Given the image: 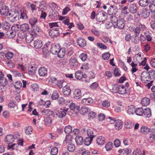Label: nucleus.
Wrapping results in <instances>:
<instances>
[{"instance_id":"nucleus-1","label":"nucleus","mask_w":155,"mask_h":155,"mask_svg":"<svg viewBox=\"0 0 155 155\" xmlns=\"http://www.w3.org/2000/svg\"><path fill=\"white\" fill-rule=\"evenodd\" d=\"M59 19L60 21L63 20L62 22L64 25L68 26V27L69 29H71L74 26V24L73 23L69 22V18L68 17L60 16L59 17Z\"/></svg>"},{"instance_id":"nucleus-2","label":"nucleus","mask_w":155,"mask_h":155,"mask_svg":"<svg viewBox=\"0 0 155 155\" xmlns=\"http://www.w3.org/2000/svg\"><path fill=\"white\" fill-rule=\"evenodd\" d=\"M33 30H31V33H30V35L31 38L30 40V43H31V41H32L34 38V37L36 35L37 33L39 32L40 30V29L39 28L38 26L36 25H34L31 26Z\"/></svg>"},{"instance_id":"nucleus-3","label":"nucleus","mask_w":155,"mask_h":155,"mask_svg":"<svg viewBox=\"0 0 155 155\" xmlns=\"http://www.w3.org/2000/svg\"><path fill=\"white\" fill-rule=\"evenodd\" d=\"M68 110V108H66L65 107L63 109L61 108L57 112L56 115L59 118H63L66 115Z\"/></svg>"},{"instance_id":"nucleus-4","label":"nucleus","mask_w":155,"mask_h":155,"mask_svg":"<svg viewBox=\"0 0 155 155\" xmlns=\"http://www.w3.org/2000/svg\"><path fill=\"white\" fill-rule=\"evenodd\" d=\"M141 79L144 83H147V82L150 80V78L149 73L146 71L142 72L141 74Z\"/></svg>"},{"instance_id":"nucleus-5","label":"nucleus","mask_w":155,"mask_h":155,"mask_svg":"<svg viewBox=\"0 0 155 155\" xmlns=\"http://www.w3.org/2000/svg\"><path fill=\"white\" fill-rule=\"evenodd\" d=\"M112 117H109V118L114 122V126L116 129L117 130L121 129L122 128L123 123L122 121L120 120L116 119L115 120H112Z\"/></svg>"},{"instance_id":"nucleus-6","label":"nucleus","mask_w":155,"mask_h":155,"mask_svg":"<svg viewBox=\"0 0 155 155\" xmlns=\"http://www.w3.org/2000/svg\"><path fill=\"white\" fill-rule=\"evenodd\" d=\"M49 34L52 38L56 37L59 35L58 28H54L51 29L49 32Z\"/></svg>"},{"instance_id":"nucleus-7","label":"nucleus","mask_w":155,"mask_h":155,"mask_svg":"<svg viewBox=\"0 0 155 155\" xmlns=\"http://www.w3.org/2000/svg\"><path fill=\"white\" fill-rule=\"evenodd\" d=\"M31 68L30 69V76L31 75L32 77L36 76V72L37 68V65L35 63H31Z\"/></svg>"},{"instance_id":"nucleus-8","label":"nucleus","mask_w":155,"mask_h":155,"mask_svg":"<svg viewBox=\"0 0 155 155\" xmlns=\"http://www.w3.org/2000/svg\"><path fill=\"white\" fill-rule=\"evenodd\" d=\"M118 9L115 5H111L107 11V13L109 15H115L117 12Z\"/></svg>"},{"instance_id":"nucleus-9","label":"nucleus","mask_w":155,"mask_h":155,"mask_svg":"<svg viewBox=\"0 0 155 155\" xmlns=\"http://www.w3.org/2000/svg\"><path fill=\"white\" fill-rule=\"evenodd\" d=\"M150 134L149 137L147 138V141L152 143L155 141V129L153 128L152 130H150Z\"/></svg>"},{"instance_id":"nucleus-10","label":"nucleus","mask_w":155,"mask_h":155,"mask_svg":"<svg viewBox=\"0 0 155 155\" xmlns=\"http://www.w3.org/2000/svg\"><path fill=\"white\" fill-rule=\"evenodd\" d=\"M32 47L34 46L36 49H39L42 46V41L38 39H37L34 41L32 45H31Z\"/></svg>"},{"instance_id":"nucleus-11","label":"nucleus","mask_w":155,"mask_h":155,"mask_svg":"<svg viewBox=\"0 0 155 155\" xmlns=\"http://www.w3.org/2000/svg\"><path fill=\"white\" fill-rule=\"evenodd\" d=\"M124 21V19L121 18L119 20L114 28H116L117 27L119 29H123L125 26Z\"/></svg>"},{"instance_id":"nucleus-12","label":"nucleus","mask_w":155,"mask_h":155,"mask_svg":"<svg viewBox=\"0 0 155 155\" xmlns=\"http://www.w3.org/2000/svg\"><path fill=\"white\" fill-rule=\"evenodd\" d=\"M75 78L78 80H81L83 78H86L87 76L86 74H83L82 72L78 71L75 74Z\"/></svg>"},{"instance_id":"nucleus-13","label":"nucleus","mask_w":155,"mask_h":155,"mask_svg":"<svg viewBox=\"0 0 155 155\" xmlns=\"http://www.w3.org/2000/svg\"><path fill=\"white\" fill-rule=\"evenodd\" d=\"M9 12L8 7L5 6H3L0 9V13L2 15L8 16Z\"/></svg>"},{"instance_id":"nucleus-14","label":"nucleus","mask_w":155,"mask_h":155,"mask_svg":"<svg viewBox=\"0 0 155 155\" xmlns=\"http://www.w3.org/2000/svg\"><path fill=\"white\" fill-rule=\"evenodd\" d=\"M14 137L13 135L9 134L5 137V140L7 143L10 144L14 142Z\"/></svg>"},{"instance_id":"nucleus-15","label":"nucleus","mask_w":155,"mask_h":155,"mask_svg":"<svg viewBox=\"0 0 155 155\" xmlns=\"http://www.w3.org/2000/svg\"><path fill=\"white\" fill-rule=\"evenodd\" d=\"M93 102V99L89 97L87 98H84L81 101L82 104L85 105H88Z\"/></svg>"},{"instance_id":"nucleus-16","label":"nucleus","mask_w":155,"mask_h":155,"mask_svg":"<svg viewBox=\"0 0 155 155\" xmlns=\"http://www.w3.org/2000/svg\"><path fill=\"white\" fill-rule=\"evenodd\" d=\"M74 97L76 99H79L82 97L81 91L79 89H75L73 93Z\"/></svg>"},{"instance_id":"nucleus-17","label":"nucleus","mask_w":155,"mask_h":155,"mask_svg":"<svg viewBox=\"0 0 155 155\" xmlns=\"http://www.w3.org/2000/svg\"><path fill=\"white\" fill-rule=\"evenodd\" d=\"M59 49L60 46L59 45H53L51 46L50 51L52 54H57Z\"/></svg>"},{"instance_id":"nucleus-18","label":"nucleus","mask_w":155,"mask_h":155,"mask_svg":"<svg viewBox=\"0 0 155 155\" xmlns=\"http://www.w3.org/2000/svg\"><path fill=\"white\" fill-rule=\"evenodd\" d=\"M62 91L64 95L66 97L70 95L71 92L70 87L68 85L65 86L63 87Z\"/></svg>"},{"instance_id":"nucleus-19","label":"nucleus","mask_w":155,"mask_h":155,"mask_svg":"<svg viewBox=\"0 0 155 155\" xmlns=\"http://www.w3.org/2000/svg\"><path fill=\"white\" fill-rule=\"evenodd\" d=\"M78 45L81 47H84L86 45V41L85 39L82 38H78L77 40Z\"/></svg>"},{"instance_id":"nucleus-20","label":"nucleus","mask_w":155,"mask_h":155,"mask_svg":"<svg viewBox=\"0 0 155 155\" xmlns=\"http://www.w3.org/2000/svg\"><path fill=\"white\" fill-rule=\"evenodd\" d=\"M150 13L149 11L147 10L146 8H143L141 14V17L144 18H147L150 15Z\"/></svg>"},{"instance_id":"nucleus-21","label":"nucleus","mask_w":155,"mask_h":155,"mask_svg":"<svg viewBox=\"0 0 155 155\" xmlns=\"http://www.w3.org/2000/svg\"><path fill=\"white\" fill-rule=\"evenodd\" d=\"M47 72V69L45 67H41L38 70V73L40 76H45Z\"/></svg>"},{"instance_id":"nucleus-22","label":"nucleus","mask_w":155,"mask_h":155,"mask_svg":"<svg viewBox=\"0 0 155 155\" xmlns=\"http://www.w3.org/2000/svg\"><path fill=\"white\" fill-rule=\"evenodd\" d=\"M96 141L97 143L99 145H102L105 142V138L103 136H99L97 137Z\"/></svg>"},{"instance_id":"nucleus-23","label":"nucleus","mask_w":155,"mask_h":155,"mask_svg":"<svg viewBox=\"0 0 155 155\" xmlns=\"http://www.w3.org/2000/svg\"><path fill=\"white\" fill-rule=\"evenodd\" d=\"M153 128H149L146 126H142L140 129V132L143 134H147L150 133L151 130H152Z\"/></svg>"},{"instance_id":"nucleus-24","label":"nucleus","mask_w":155,"mask_h":155,"mask_svg":"<svg viewBox=\"0 0 155 155\" xmlns=\"http://www.w3.org/2000/svg\"><path fill=\"white\" fill-rule=\"evenodd\" d=\"M19 9H18V8L17 9L15 10V13L13 17H12V19H11V21L14 22L15 21H17L18 19L19 16Z\"/></svg>"},{"instance_id":"nucleus-25","label":"nucleus","mask_w":155,"mask_h":155,"mask_svg":"<svg viewBox=\"0 0 155 155\" xmlns=\"http://www.w3.org/2000/svg\"><path fill=\"white\" fill-rule=\"evenodd\" d=\"M118 93L121 94H124L126 93V89L123 85H119Z\"/></svg>"},{"instance_id":"nucleus-26","label":"nucleus","mask_w":155,"mask_h":155,"mask_svg":"<svg viewBox=\"0 0 155 155\" xmlns=\"http://www.w3.org/2000/svg\"><path fill=\"white\" fill-rule=\"evenodd\" d=\"M65 54V50L63 48H60L57 54L58 57L60 58H63Z\"/></svg>"},{"instance_id":"nucleus-27","label":"nucleus","mask_w":155,"mask_h":155,"mask_svg":"<svg viewBox=\"0 0 155 155\" xmlns=\"http://www.w3.org/2000/svg\"><path fill=\"white\" fill-rule=\"evenodd\" d=\"M141 103L143 106H146L149 104L150 99L147 97H144L142 99Z\"/></svg>"},{"instance_id":"nucleus-28","label":"nucleus","mask_w":155,"mask_h":155,"mask_svg":"<svg viewBox=\"0 0 155 155\" xmlns=\"http://www.w3.org/2000/svg\"><path fill=\"white\" fill-rule=\"evenodd\" d=\"M96 19L97 21L99 22L103 23V21L106 19V18H104L102 15L98 13L96 15Z\"/></svg>"},{"instance_id":"nucleus-29","label":"nucleus","mask_w":155,"mask_h":155,"mask_svg":"<svg viewBox=\"0 0 155 155\" xmlns=\"http://www.w3.org/2000/svg\"><path fill=\"white\" fill-rule=\"evenodd\" d=\"M44 124L46 126H50L52 123V120L49 117H47L44 119Z\"/></svg>"},{"instance_id":"nucleus-30","label":"nucleus","mask_w":155,"mask_h":155,"mask_svg":"<svg viewBox=\"0 0 155 155\" xmlns=\"http://www.w3.org/2000/svg\"><path fill=\"white\" fill-rule=\"evenodd\" d=\"M143 114L147 117H150L151 115V112L149 108H146L144 110Z\"/></svg>"},{"instance_id":"nucleus-31","label":"nucleus","mask_w":155,"mask_h":155,"mask_svg":"<svg viewBox=\"0 0 155 155\" xmlns=\"http://www.w3.org/2000/svg\"><path fill=\"white\" fill-rule=\"evenodd\" d=\"M75 140L76 143L78 145H81L83 143V139L80 136H77L75 138Z\"/></svg>"},{"instance_id":"nucleus-32","label":"nucleus","mask_w":155,"mask_h":155,"mask_svg":"<svg viewBox=\"0 0 155 155\" xmlns=\"http://www.w3.org/2000/svg\"><path fill=\"white\" fill-rule=\"evenodd\" d=\"M19 14H20V18L22 19H26L28 18V16L26 15V11L24 9H19Z\"/></svg>"},{"instance_id":"nucleus-33","label":"nucleus","mask_w":155,"mask_h":155,"mask_svg":"<svg viewBox=\"0 0 155 155\" xmlns=\"http://www.w3.org/2000/svg\"><path fill=\"white\" fill-rule=\"evenodd\" d=\"M20 28L21 31L25 32L29 29V25L28 24L24 23L20 25Z\"/></svg>"},{"instance_id":"nucleus-34","label":"nucleus","mask_w":155,"mask_h":155,"mask_svg":"<svg viewBox=\"0 0 155 155\" xmlns=\"http://www.w3.org/2000/svg\"><path fill=\"white\" fill-rule=\"evenodd\" d=\"M70 64L71 66L76 67L78 64L77 60L75 58H71L70 60Z\"/></svg>"},{"instance_id":"nucleus-35","label":"nucleus","mask_w":155,"mask_h":155,"mask_svg":"<svg viewBox=\"0 0 155 155\" xmlns=\"http://www.w3.org/2000/svg\"><path fill=\"white\" fill-rule=\"evenodd\" d=\"M137 10V7L134 4H130L129 7V11L132 13H135Z\"/></svg>"},{"instance_id":"nucleus-36","label":"nucleus","mask_w":155,"mask_h":155,"mask_svg":"<svg viewBox=\"0 0 155 155\" xmlns=\"http://www.w3.org/2000/svg\"><path fill=\"white\" fill-rule=\"evenodd\" d=\"M22 85V83L20 81H16L15 82L14 84V87L16 89H18V91L17 92L18 94L20 92V91H19V89L21 87Z\"/></svg>"},{"instance_id":"nucleus-37","label":"nucleus","mask_w":155,"mask_h":155,"mask_svg":"<svg viewBox=\"0 0 155 155\" xmlns=\"http://www.w3.org/2000/svg\"><path fill=\"white\" fill-rule=\"evenodd\" d=\"M22 34H23V33H21V32H19L18 34V37L20 39H22L23 38H25V41L27 43H29V38H28V36L27 35H22Z\"/></svg>"},{"instance_id":"nucleus-38","label":"nucleus","mask_w":155,"mask_h":155,"mask_svg":"<svg viewBox=\"0 0 155 155\" xmlns=\"http://www.w3.org/2000/svg\"><path fill=\"white\" fill-rule=\"evenodd\" d=\"M67 148L68 150L70 152H73L75 149V145L73 144L71 142H69L68 144Z\"/></svg>"},{"instance_id":"nucleus-39","label":"nucleus","mask_w":155,"mask_h":155,"mask_svg":"<svg viewBox=\"0 0 155 155\" xmlns=\"http://www.w3.org/2000/svg\"><path fill=\"white\" fill-rule=\"evenodd\" d=\"M135 111V109L134 106L132 105L128 107L127 112L129 114H133Z\"/></svg>"},{"instance_id":"nucleus-40","label":"nucleus","mask_w":155,"mask_h":155,"mask_svg":"<svg viewBox=\"0 0 155 155\" xmlns=\"http://www.w3.org/2000/svg\"><path fill=\"white\" fill-rule=\"evenodd\" d=\"M110 20L111 21L112 25H113L114 27H115L116 24L118 21L117 18L115 16H112L110 17Z\"/></svg>"},{"instance_id":"nucleus-41","label":"nucleus","mask_w":155,"mask_h":155,"mask_svg":"<svg viewBox=\"0 0 155 155\" xmlns=\"http://www.w3.org/2000/svg\"><path fill=\"white\" fill-rule=\"evenodd\" d=\"M88 136L90 138L93 137V139L96 136L95 134L94 133L93 130L89 129L87 130Z\"/></svg>"},{"instance_id":"nucleus-42","label":"nucleus","mask_w":155,"mask_h":155,"mask_svg":"<svg viewBox=\"0 0 155 155\" xmlns=\"http://www.w3.org/2000/svg\"><path fill=\"white\" fill-rule=\"evenodd\" d=\"M16 33V32L14 31H8L7 32L6 34L8 38H12L15 37Z\"/></svg>"},{"instance_id":"nucleus-43","label":"nucleus","mask_w":155,"mask_h":155,"mask_svg":"<svg viewBox=\"0 0 155 155\" xmlns=\"http://www.w3.org/2000/svg\"><path fill=\"white\" fill-rule=\"evenodd\" d=\"M144 110L141 107L138 108L135 110V113L139 116H142L143 115Z\"/></svg>"},{"instance_id":"nucleus-44","label":"nucleus","mask_w":155,"mask_h":155,"mask_svg":"<svg viewBox=\"0 0 155 155\" xmlns=\"http://www.w3.org/2000/svg\"><path fill=\"white\" fill-rule=\"evenodd\" d=\"M2 25H3L2 28L4 30L7 31L10 28V25L8 22L6 21H4L2 23Z\"/></svg>"},{"instance_id":"nucleus-45","label":"nucleus","mask_w":155,"mask_h":155,"mask_svg":"<svg viewBox=\"0 0 155 155\" xmlns=\"http://www.w3.org/2000/svg\"><path fill=\"white\" fill-rule=\"evenodd\" d=\"M31 90L33 91H37L39 90V86L38 84L36 83H34L31 85Z\"/></svg>"},{"instance_id":"nucleus-46","label":"nucleus","mask_w":155,"mask_h":155,"mask_svg":"<svg viewBox=\"0 0 155 155\" xmlns=\"http://www.w3.org/2000/svg\"><path fill=\"white\" fill-rule=\"evenodd\" d=\"M93 137L90 138L88 137L85 138L84 140V144L87 146L89 145L91 143Z\"/></svg>"},{"instance_id":"nucleus-47","label":"nucleus","mask_w":155,"mask_h":155,"mask_svg":"<svg viewBox=\"0 0 155 155\" xmlns=\"http://www.w3.org/2000/svg\"><path fill=\"white\" fill-rule=\"evenodd\" d=\"M139 3L140 5L142 7H146L148 5L147 0H140Z\"/></svg>"},{"instance_id":"nucleus-48","label":"nucleus","mask_w":155,"mask_h":155,"mask_svg":"<svg viewBox=\"0 0 155 155\" xmlns=\"http://www.w3.org/2000/svg\"><path fill=\"white\" fill-rule=\"evenodd\" d=\"M72 137L70 135H67L66 136L65 140L64 141V143H68L69 142H72Z\"/></svg>"},{"instance_id":"nucleus-49","label":"nucleus","mask_w":155,"mask_h":155,"mask_svg":"<svg viewBox=\"0 0 155 155\" xmlns=\"http://www.w3.org/2000/svg\"><path fill=\"white\" fill-rule=\"evenodd\" d=\"M0 80V85L2 87H5L7 84V81L5 78H2Z\"/></svg>"},{"instance_id":"nucleus-50","label":"nucleus","mask_w":155,"mask_h":155,"mask_svg":"<svg viewBox=\"0 0 155 155\" xmlns=\"http://www.w3.org/2000/svg\"><path fill=\"white\" fill-rule=\"evenodd\" d=\"M51 46V42H48V43L45 44L43 46V50H45V49L46 50L49 51L50 50Z\"/></svg>"},{"instance_id":"nucleus-51","label":"nucleus","mask_w":155,"mask_h":155,"mask_svg":"<svg viewBox=\"0 0 155 155\" xmlns=\"http://www.w3.org/2000/svg\"><path fill=\"white\" fill-rule=\"evenodd\" d=\"M16 106H17L16 102L14 100L10 101L8 105V107L10 108H14Z\"/></svg>"},{"instance_id":"nucleus-52","label":"nucleus","mask_w":155,"mask_h":155,"mask_svg":"<svg viewBox=\"0 0 155 155\" xmlns=\"http://www.w3.org/2000/svg\"><path fill=\"white\" fill-rule=\"evenodd\" d=\"M133 30L134 32L135 37V38L137 37L139 35L140 32V29L137 27L134 28Z\"/></svg>"},{"instance_id":"nucleus-53","label":"nucleus","mask_w":155,"mask_h":155,"mask_svg":"<svg viewBox=\"0 0 155 155\" xmlns=\"http://www.w3.org/2000/svg\"><path fill=\"white\" fill-rule=\"evenodd\" d=\"M72 130V127L70 125L66 126L64 129V132L66 134H69Z\"/></svg>"},{"instance_id":"nucleus-54","label":"nucleus","mask_w":155,"mask_h":155,"mask_svg":"<svg viewBox=\"0 0 155 155\" xmlns=\"http://www.w3.org/2000/svg\"><path fill=\"white\" fill-rule=\"evenodd\" d=\"M59 95L56 91L53 92L51 96V98L53 100H56L58 98Z\"/></svg>"},{"instance_id":"nucleus-55","label":"nucleus","mask_w":155,"mask_h":155,"mask_svg":"<svg viewBox=\"0 0 155 155\" xmlns=\"http://www.w3.org/2000/svg\"><path fill=\"white\" fill-rule=\"evenodd\" d=\"M37 21V18H33L31 19L30 21V24H31V26H32L35 25V24Z\"/></svg>"},{"instance_id":"nucleus-56","label":"nucleus","mask_w":155,"mask_h":155,"mask_svg":"<svg viewBox=\"0 0 155 155\" xmlns=\"http://www.w3.org/2000/svg\"><path fill=\"white\" fill-rule=\"evenodd\" d=\"M58 16H59V14L56 10L53 11L51 15H50V16H51V17L53 19H55Z\"/></svg>"},{"instance_id":"nucleus-57","label":"nucleus","mask_w":155,"mask_h":155,"mask_svg":"<svg viewBox=\"0 0 155 155\" xmlns=\"http://www.w3.org/2000/svg\"><path fill=\"white\" fill-rule=\"evenodd\" d=\"M113 143L111 142H109L107 144H106L105 147L107 150H110L112 148Z\"/></svg>"},{"instance_id":"nucleus-58","label":"nucleus","mask_w":155,"mask_h":155,"mask_svg":"<svg viewBox=\"0 0 155 155\" xmlns=\"http://www.w3.org/2000/svg\"><path fill=\"white\" fill-rule=\"evenodd\" d=\"M17 148V144H16V143H14L12 145H10L9 144H8L7 147V149L8 150H16V148Z\"/></svg>"},{"instance_id":"nucleus-59","label":"nucleus","mask_w":155,"mask_h":155,"mask_svg":"<svg viewBox=\"0 0 155 155\" xmlns=\"http://www.w3.org/2000/svg\"><path fill=\"white\" fill-rule=\"evenodd\" d=\"M58 149L56 147L52 148L51 151V154L52 155H56L58 153Z\"/></svg>"},{"instance_id":"nucleus-60","label":"nucleus","mask_w":155,"mask_h":155,"mask_svg":"<svg viewBox=\"0 0 155 155\" xmlns=\"http://www.w3.org/2000/svg\"><path fill=\"white\" fill-rule=\"evenodd\" d=\"M5 57L8 59H10L12 58L13 56L12 53L10 52H8L5 54Z\"/></svg>"},{"instance_id":"nucleus-61","label":"nucleus","mask_w":155,"mask_h":155,"mask_svg":"<svg viewBox=\"0 0 155 155\" xmlns=\"http://www.w3.org/2000/svg\"><path fill=\"white\" fill-rule=\"evenodd\" d=\"M50 7L52 8V9H54V10H57L59 8L58 6L56 3L54 2H52L51 3Z\"/></svg>"},{"instance_id":"nucleus-62","label":"nucleus","mask_w":155,"mask_h":155,"mask_svg":"<svg viewBox=\"0 0 155 155\" xmlns=\"http://www.w3.org/2000/svg\"><path fill=\"white\" fill-rule=\"evenodd\" d=\"M149 7L151 12L154 13L153 18H155V5L150 4L149 5Z\"/></svg>"},{"instance_id":"nucleus-63","label":"nucleus","mask_w":155,"mask_h":155,"mask_svg":"<svg viewBox=\"0 0 155 155\" xmlns=\"http://www.w3.org/2000/svg\"><path fill=\"white\" fill-rule=\"evenodd\" d=\"M19 28V25L15 24L12 27L11 29L12 31L15 32V31H18Z\"/></svg>"},{"instance_id":"nucleus-64","label":"nucleus","mask_w":155,"mask_h":155,"mask_svg":"<svg viewBox=\"0 0 155 155\" xmlns=\"http://www.w3.org/2000/svg\"><path fill=\"white\" fill-rule=\"evenodd\" d=\"M110 56V54L108 52L104 53L102 54V58L104 60L108 59Z\"/></svg>"}]
</instances>
